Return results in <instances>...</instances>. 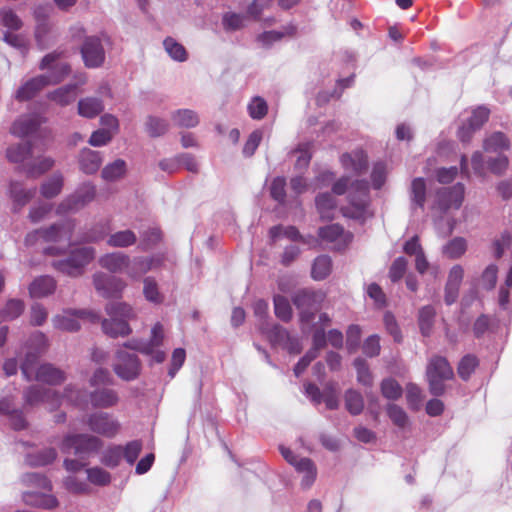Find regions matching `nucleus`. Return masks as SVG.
<instances>
[{
  "instance_id": "obj_46",
  "label": "nucleus",
  "mask_w": 512,
  "mask_h": 512,
  "mask_svg": "<svg viewBox=\"0 0 512 512\" xmlns=\"http://www.w3.org/2000/svg\"><path fill=\"white\" fill-rule=\"evenodd\" d=\"M169 129V123L156 116H148L145 122V130L152 138L164 135Z\"/></svg>"
},
{
  "instance_id": "obj_61",
  "label": "nucleus",
  "mask_w": 512,
  "mask_h": 512,
  "mask_svg": "<svg viewBox=\"0 0 512 512\" xmlns=\"http://www.w3.org/2000/svg\"><path fill=\"white\" fill-rule=\"evenodd\" d=\"M56 456L57 452L54 448H46L35 455H29L27 461L32 466H44L52 463Z\"/></svg>"
},
{
  "instance_id": "obj_54",
  "label": "nucleus",
  "mask_w": 512,
  "mask_h": 512,
  "mask_svg": "<svg viewBox=\"0 0 512 512\" xmlns=\"http://www.w3.org/2000/svg\"><path fill=\"white\" fill-rule=\"evenodd\" d=\"M273 302L276 317L284 322H289L293 314L288 299L282 295H276L274 296Z\"/></svg>"
},
{
  "instance_id": "obj_32",
  "label": "nucleus",
  "mask_w": 512,
  "mask_h": 512,
  "mask_svg": "<svg viewBox=\"0 0 512 512\" xmlns=\"http://www.w3.org/2000/svg\"><path fill=\"white\" fill-rule=\"evenodd\" d=\"M332 272V259L328 255H320L315 258L312 268L311 277L316 281L326 279Z\"/></svg>"
},
{
  "instance_id": "obj_29",
  "label": "nucleus",
  "mask_w": 512,
  "mask_h": 512,
  "mask_svg": "<svg viewBox=\"0 0 512 512\" xmlns=\"http://www.w3.org/2000/svg\"><path fill=\"white\" fill-rule=\"evenodd\" d=\"M36 194V187L31 189H24L21 183L11 182L10 196L13 199L15 208H22L25 206Z\"/></svg>"
},
{
  "instance_id": "obj_33",
  "label": "nucleus",
  "mask_w": 512,
  "mask_h": 512,
  "mask_svg": "<svg viewBox=\"0 0 512 512\" xmlns=\"http://www.w3.org/2000/svg\"><path fill=\"white\" fill-rule=\"evenodd\" d=\"M137 241V236L132 230H121L110 234L107 239V245L115 248H126L134 245Z\"/></svg>"
},
{
  "instance_id": "obj_9",
  "label": "nucleus",
  "mask_w": 512,
  "mask_h": 512,
  "mask_svg": "<svg viewBox=\"0 0 512 512\" xmlns=\"http://www.w3.org/2000/svg\"><path fill=\"white\" fill-rule=\"evenodd\" d=\"M86 423L92 432L106 438H114L121 428L119 421L106 412L90 414Z\"/></svg>"
},
{
  "instance_id": "obj_15",
  "label": "nucleus",
  "mask_w": 512,
  "mask_h": 512,
  "mask_svg": "<svg viewBox=\"0 0 512 512\" xmlns=\"http://www.w3.org/2000/svg\"><path fill=\"white\" fill-rule=\"evenodd\" d=\"M75 229V221L74 220H66L58 224H53L48 228L41 229V238L44 242H53L58 243L62 240L68 242L70 245V240Z\"/></svg>"
},
{
  "instance_id": "obj_16",
  "label": "nucleus",
  "mask_w": 512,
  "mask_h": 512,
  "mask_svg": "<svg viewBox=\"0 0 512 512\" xmlns=\"http://www.w3.org/2000/svg\"><path fill=\"white\" fill-rule=\"evenodd\" d=\"M267 337L274 346H282L289 349L290 352L298 353L300 351L299 343L292 338L289 332L282 326L275 324L267 331Z\"/></svg>"
},
{
  "instance_id": "obj_20",
  "label": "nucleus",
  "mask_w": 512,
  "mask_h": 512,
  "mask_svg": "<svg viewBox=\"0 0 512 512\" xmlns=\"http://www.w3.org/2000/svg\"><path fill=\"white\" fill-rule=\"evenodd\" d=\"M318 236L323 241L337 245L347 244L352 239V235L345 232L344 228L339 224H330L319 228Z\"/></svg>"
},
{
  "instance_id": "obj_31",
  "label": "nucleus",
  "mask_w": 512,
  "mask_h": 512,
  "mask_svg": "<svg viewBox=\"0 0 512 512\" xmlns=\"http://www.w3.org/2000/svg\"><path fill=\"white\" fill-rule=\"evenodd\" d=\"M164 340V328L161 323L157 322L151 330V338L150 342L143 345L131 346L132 349L138 350L143 354H151L153 352V348L159 347L162 345ZM130 347V345H126Z\"/></svg>"
},
{
  "instance_id": "obj_21",
  "label": "nucleus",
  "mask_w": 512,
  "mask_h": 512,
  "mask_svg": "<svg viewBox=\"0 0 512 512\" xmlns=\"http://www.w3.org/2000/svg\"><path fill=\"white\" fill-rule=\"evenodd\" d=\"M57 283L51 276H40L29 286V294L33 298H43L53 294Z\"/></svg>"
},
{
  "instance_id": "obj_28",
  "label": "nucleus",
  "mask_w": 512,
  "mask_h": 512,
  "mask_svg": "<svg viewBox=\"0 0 512 512\" xmlns=\"http://www.w3.org/2000/svg\"><path fill=\"white\" fill-rule=\"evenodd\" d=\"M104 333L112 338L127 336L131 333V328L127 321L117 318L104 319L102 321Z\"/></svg>"
},
{
  "instance_id": "obj_24",
  "label": "nucleus",
  "mask_w": 512,
  "mask_h": 512,
  "mask_svg": "<svg viewBox=\"0 0 512 512\" xmlns=\"http://www.w3.org/2000/svg\"><path fill=\"white\" fill-rule=\"evenodd\" d=\"M77 97V85L69 84L63 87L57 88L47 94V98L60 105L67 106L73 103Z\"/></svg>"
},
{
  "instance_id": "obj_8",
  "label": "nucleus",
  "mask_w": 512,
  "mask_h": 512,
  "mask_svg": "<svg viewBox=\"0 0 512 512\" xmlns=\"http://www.w3.org/2000/svg\"><path fill=\"white\" fill-rule=\"evenodd\" d=\"M73 317H77L79 319H87L93 323L99 321L100 319L99 315L91 310L68 309L65 310L62 315H56L55 317H53L52 322L56 329L68 332H75L80 329V324L78 320Z\"/></svg>"
},
{
  "instance_id": "obj_11",
  "label": "nucleus",
  "mask_w": 512,
  "mask_h": 512,
  "mask_svg": "<svg viewBox=\"0 0 512 512\" xmlns=\"http://www.w3.org/2000/svg\"><path fill=\"white\" fill-rule=\"evenodd\" d=\"M318 295L312 290L302 289L297 291L293 298V304L300 310V319L308 323L314 318V312L318 309Z\"/></svg>"
},
{
  "instance_id": "obj_44",
  "label": "nucleus",
  "mask_w": 512,
  "mask_h": 512,
  "mask_svg": "<svg viewBox=\"0 0 512 512\" xmlns=\"http://www.w3.org/2000/svg\"><path fill=\"white\" fill-rule=\"evenodd\" d=\"M64 179L61 173H54L41 186V193L45 198H53L57 196L63 188Z\"/></svg>"
},
{
  "instance_id": "obj_34",
  "label": "nucleus",
  "mask_w": 512,
  "mask_h": 512,
  "mask_svg": "<svg viewBox=\"0 0 512 512\" xmlns=\"http://www.w3.org/2000/svg\"><path fill=\"white\" fill-rule=\"evenodd\" d=\"M175 126L180 128H193L199 123L197 113L190 109H178L171 115Z\"/></svg>"
},
{
  "instance_id": "obj_40",
  "label": "nucleus",
  "mask_w": 512,
  "mask_h": 512,
  "mask_svg": "<svg viewBox=\"0 0 512 512\" xmlns=\"http://www.w3.org/2000/svg\"><path fill=\"white\" fill-rule=\"evenodd\" d=\"M297 33V27L294 24H289L283 27L282 31H265L258 36V40L265 45H270L275 41H279L282 38L289 36L293 37Z\"/></svg>"
},
{
  "instance_id": "obj_3",
  "label": "nucleus",
  "mask_w": 512,
  "mask_h": 512,
  "mask_svg": "<svg viewBox=\"0 0 512 512\" xmlns=\"http://www.w3.org/2000/svg\"><path fill=\"white\" fill-rule=\"evenodd\" d=\"M95 257V249L93 247H81L71 251L69 257L64 260H57L52 266L59 272L71 277L82 275L83 269Z\"/></svg>"
},
{
  "instance_id": "obj_56",
  "label": "nucleus",
  "mask_w": 512,
  "mask_h": 512,
  "mask_svg": "<svg viewBox=\"0 0 512 512\" xmlns=\"http://www.w3.org/2000/svg\"><path fill=\"white\" fill-rule=\"evenodd\" d=\"M247 110L252 119L261 120L268 113V105L264 98L256 96L248 104Z\"/></svg>"
},
{
  "instance_id": "obj_12",
  "label": "nucleus",
  "mask_w": 512,
  "mask_h": 512,
  "mask_svg": "<svg viewBox=\"0 0 512 512\" xmlns=\"http://www.w3.org/2000/svg\"><path fill=\"white\" fill-rule=\"evenodd\" d=\"M81 55L86 67L101 66L105 60V51L101 40L96 36L86 37L81 47Z\"/></svg>"
},
{
  "instance_id": "obj_6",
  "label": "nucleus",
  "mask_w": 512,
  "mask_h": 512,
  "mask_svg": "<svg viewBox=\"0 0 512 512\" xmlns=\"http://www.w3.org/2000/svg\"><path fill=\"white\" fill-rule=\"evenodd\" d=\"M113 370L120 379L133 381L140 375L141 362L136 354L118 350Z\"/></svg>"
},
{
  "instance_id": "obj_43",
  "label": "nucleus",
  "mask_w": 512,
  "mask_h": 512,
  "mask_svg": "<svg viewBox=\"0 0 512 512\" xmlns=\"http://www.w3.org/2000/svg\"><path fill=\"white\" fill-rule=\"evenodd\" d=\"M479 365V359L476 355L467 354L461 358L457 367V373L459 377L467 381L472 373L476 370Z\"/></svg>"
},
{
  "instance_id": "obj_26",
  "label": "nucleus",
  "mask_w": 512,
  "mask_h": 512,
  "mask_svg": "<svg viewBox=\"0 0 512 512\" xmlns=\"http://www.w3.org/2000/svg\"><path fill=\"white\" fill-rule=\"evenodd\" d=\"M295 469L298 473L303 474L301 486L304 489L310 488L317 477V468L314 462L310 458H300Z\"/></svg>"
},
{
  "instance_id": "obj_37",
  "label": "nucleus",
  "mask_w": 512,
  "mask_h": 512,
  "mask_svg": "<svg viewBox=\"0 0 512 512\" xmlns=\"http://www.w3.org/2000/svg\"><path fill=\"white\" fill-rule=\"evenodd\" d=\"M510 147L509 139L502 132H494L483 142V149L486 152H497L499 150H508Z\"/></svg>"
},
{
  "instance_id": "obj_50",
  "label": "nucleus",
  "mask_w": 512,
  "mask_h": 512,
  "mask_svg": "<svg viewBox=\"0 0 512 512\" xmlns=\"http://www.w3.org/2000/svg\"><path fill=\"white\" fill-rule=\"evenodd\" d=\"M25 305L22 300L11 299L9 300L5 308L0 312V322L9 321L19 317L24 311Z\"/></svg>"
},
{
  "instance_id": "obj_57",
  "label": "nucleus",
  "mask_w": 512,
  "mask_h": 512,
  "mask_svg": "<svg viewBox=\"0 0 512 512\" xmlns=\"http://www.w3.org/2000/svg\"><path fill=\"white\" fill-rule=\"evenodd\" d=\"M143 284V294L146 300L155 304L162 303L163 296L159 292L156 280L152 277H146Z\"/></svg>"
},
{
  "instance_id": "obj_45",
  "label": "nucleus",
  "mask_w": 512,
  "mask_h": 512,
  "mask_svg": "<svg viewBox=\"0 0 512 512\" xmlns=\"http://www.w3.org/2000/svg\"><path fill=\"white\" fill-rule=\"evenodd\" d=\"M111 231L110 222H98L91 227L82 237L84 242H98L103 240Z\"/></svg>"
},
{
  "instance_id": "obj_14",
  "label": "nucleus",
  "mask_w": 512,
  "mask_h": 512,
  "mask_svg": "<svg viewBox=\"0 0 512 512\" xmlns=\"http://www.w3.org/2000/svg\"><path fill=\"white\" fill-rule=\"evenodd\" d=\"M464 185L457 183L452 187L441 188L437 191V206L445 212L450 208L459 209L464 200Z\"/></svg>"
},
{
  "instance_id": "obj_55",
  "label": "nucleus",
  "mask_w": 512,
  "mask_h": 512,
  "mask_svg": "<svg viewBox=\"0 0 512 512\" xmlns=\"http://www.w3.org/2000/svg\"><path fill=\"white\" fill-rule=\"evenodd\" d=\"M123 458V447L121 445H111L103 452L101 462L110 468L117 467Z\"/></svg>"
},
{
  "instance_id": "obj_19",
  "label": "nucleus",
  "mask_w": 512,
  "mask_h": 512,
  "mask_svg": "<svg viewBox=\"0 0 512 512\" xmlns=\"http://www.w3.org/2000/svg\"><path fill=\"white\" fill-rule=\"evenodd\" d=\"M341 165L346 170H351L360 175L368 168V157L363 150H355L351 153H344L340 157Z\"/></svg>"
},
{
  "instance_id": "obj_41",
  "label": "nucleus",
  "mask_w": 512,
  "mask_h": 512,
  "mask_svg": "<svg viewBox=\"0 0 512 512\" xmlns=\"http://www.w3.org/2000/svg\"><path fill=\"white\" fill-rule=\"evenodd\" d=\"M33 150L30 143L12 145L7 149L6 155L9 161L22 163L32 156Z\"/></svg>"
},
{
  "instance_id": "obj_60",
  "label": "nucleus",
  "mask_w": 512,
  "mask_h": 512,
  "mask_svg": "<svg viewBox=\"0 0 512 512\" xmlns=\"http://www.w3.org/2000/svg\"><path fill=\"white\" fill-rule=\"evenodd\" d=\"M353 364L357 372L358 382L365 386H371L373 383V377L366 360L358 357L354 360Z\"/></svg>"
},
{
  "instance_id": "obj_58",
  "label": "nucleus",
  "mask_w": 512,
  "mask_h": 512,
  "mask_svg": "<svg viewBox=\"0 0 512 512\" xmlns=\"http://www.w3.org/2000/svg\"><path fill=\"white\" fill-rule=\"evenodd\" d=\"M412 201L420 208L424 207L426 201V183L423 178H415L411 184Z\"/></svg>"
},
{
  "instance_id": "obj_52",
  "label": "nucleus",
  "mask_w": 512,
  "mask_h": 512,
  "mask_svg": "<svg viewBox=\"0 0 512 512\" xmlns=\"http://www.w3.org/2000/svg\"><path fill=\"white\" fill-rule=\"evenodd\" d=\"M151 270L146 257H135L130 259L127 276L133 280L140 279L144 274Z\"/></svg>"
},
{
  "instance_id": "obj_39",
  "label": "nucleus",
  "mask_w": 512,
  "mask_h": 512,
  "mask_svg": "<svg viewBox=\"0 0 512 512\" xmlns=\"http://www.w3.org/2000/svg\"><path fill=\"white\" fill-rule=\"evenodd\" d=\"M436 311L433 306L427 305L419 310L418 324L420 331L423 336H429L431 334Z\"/></svg>"
},
{
  "instance_id": "obj_47",
  "label": "nucleus",
  "mask_w": 512,
  "mask_h": 512,
  "mask_svg": "<svg viewBox=\"0 0 512 512\" xmlns=\"http://www.w3.org/2000/svg\"><path fill=\"white\" fill-rule=\"evenodd\" d=\"M126 173V163L122 159H117L114 162L106 165L102 170V178L107 181H115L123 177Z\"/></svg>"
},
{
  "instance_id": "obj_18",
  "label": "nucleus",
  "mask_w": 512,
  "mask_h": 512,
  "mask_svg": "<svg viewBox=\"0 0 512 512\" xmlns=\"http://www.w3.org/2000/svg\"><path fill=\"white\" fill-rule=\"evenodd\" d=\"M33 378L48 385H60L66 380V374L53 364L45 363L36 369Z\"/></svg>"
},
{
  "instance_id": "obj_62",
  "label": "nucleus",
  "mask_w": 512,
  "mask_h": 512,
  "mask_svg": "<svg viewBox=\"0 0 512 512\" xmlns=\"http://www.w3.org/2000/svg\"><path fill=\"white\" fill-rule=\"evenodd\" d=\"M382 395L391 400H396L402 396V387L393 378L384 379L381 383Z\"/></svg>"
},
{
  "instance_id": "obj_7",
  "label": "nucleus",
  "mask_w": 512,
  "mask_h": 512,
  "mask_svg": "<svg viewBox=\"0 0 512 512\" xmlns=\"http://www.w3.org/2000/svg\"><path fill=\"white\" fill-rule=\"evenodd\" d=\"M96 196V187L91 183H83L72 195L63 200L58 208V214L78 211L92 202Z\"/></svg>"
},
{
  "instance_id": "obj_63",
  "label": "nucleus",
  "mask_w": 512,
  "mask_h": 512,
  "mask_svg": "<svg viewBox=\"0 0 512 512\" xmlns=\"http://www.w3.org/2000/svg\"><path fill=\"white\" fill-rule=\"evenodd\" d=\"M311 149L312 144L306 142L299 144L298 147L293 151V153H299L295 163L296 168L303 169L308 167L312 158Z\"/></svg>"
},
{
  "instance_id": "obj_59",
  "label": "nucleus",
  "mask_w": 512,
  "mask_h": 512,
  "mask_svg": "<svg viewBox=\"0 0 512 512\" xmlns=\"http://www.w3.org/2000/svg\"><path fill=\"white\" fill-rule=\"evenodd\" d=\"M1 23L10 31H18L22 28L23 22L12 9H3L0 11Z\"/></svg>"
},
{
  "instance_id": "obj_38",
  "label": "nucleus",
  "mask_w": 512,
  "mask_h": 512,
  "mask_svg": "<svg viewBox=\"0 0 512 512\" xmlns=\"http://www.w3.org/2000/svg\"><path fill=\"white\" fill-rule=\"evenodd\" d=\"M105 310L110 318H117L127 322L135 316L133 308L125 302L109 303L106 305Z\"/></svg>"
},
{
  "instance_id": "obj_25",
  "label": "nucleus",
  "mask_w": 512,
  "mask_h": 512,
  "mask_svg": "<svg viewBox=\"0 0 512 512\" xmlns=\"http://www.w3.org/2000/svg\"><path fill=\"white\" fill-rule=\"evenodd\" d=\"M25 504L43 509H53L58 506L55 496L37 492H26L23 494Z\"/></svg>"
},
{
  "instance_id": "obj_4",
  "label": "nucleus",
  "mask_w": 512,
  "mask_h": 512,
  "mask_svg": "<svg viewBox=\"0 0 512 512\" xmlns=\"http://www.w3.org/2000/svg\"><path fill=\"white\" fill-rule=\"evenodd\" d=\"M349 206L343 207L342 213L344 216L359 219L361 218L369 203V184L366 180H357L350 186Z\"/></svg>"
},
{
  "instance_id": "obj_30",
  "label": "nucleus",
  "mask_w": 512,
  "mask_h": 512,
  "mask_svg": "<svg viewBox=\"0 0 512 512\" xmlns=\"http://www.w3.org/2000/svg\"><path fill=\"white\" fill-rule=\"evenodd\" d=\"M103 110V102L95 97H87L78 102V113L85 118H95Z\"/></svg>"
},
{
  "instance_id": "obj_51",
  "label": "nucleus",
  "mask_w": 512,
  "mask_h": 512,
  "mask_svg": "<svg viewBox=\"0 0 512 512\" xmlns=\"http://www.w3.org/2000/svg\"><path fill=\"white\" fill-rule=\"evenodd\" d=\"M54 166V160L50 157L42 158L37 164L24 165V171L27 177L37 178L49 171Z\"/></svg>"
},
{
  "instance_id": "obj_35",
  "label": "nucleus",
  "mask_w": 512,
  "mask_h": 512,
  "mask_svg": "<svg viewBox=\"0 0 512 512\" xmlns=\"http://www.w3.org/2000/svg\"><path fill=\"white\" fill-rule=\"evenodd\" d=\"M60 53L52 52L47 55H45L40 63V69H48L49 72L46 75H60L62 73L61 68L62 66L68 67V72L63 76V80L69 75L71 72V67L68 63L61 62L56 63V61L60 57Z\"/></svg>"
},
{
  "instance_id": "obj_10",
  "label": "nucleus",
  "mask_w": 512,
  "mask_h": 512,
  "mask_svg": "<svg viewBox=\"0 0 512 512\" xmlns=\"http://www.w3.org/2000/svg\"><path fill=\"white\" fill-rule=\"evenodd\" d=\"M93 285L96 291L104 298H119L126 287L123 279L98 272L93 275Z\"/></svg>"
},
{
  "instance_id": "obj_13",
  "label": "nucleus",
  "mask_w": 512,
  "mask_h": 512,
  "mask_svg": "<svg viewBox=\"0 0 512 512\" xmlns=\"http://www.w3.org/2000/svg\"><path fill=\"white\" fill-rule=\"evenodd\" d=\"M62 396L50 388L33 385L24 392V401L27 406H34L39 403H48L51 409L61 404Z\"/></svg>"
},
{
  "instance_id": "obj_36",
  "label": "nucleus",
  "mask_w": 512,
  "mask_h": 512,
  "mask_svg": "<svg viewBox=\"0 0 512 512\" xmlns=\"http://www.w3.org/2000/svg\"><path fill=\"white\" fill-rule=\"evenodd\" d=\"M317 210L322 219H332L336 200L330 193H321L315 199Z\"/></svg>"
},
{
  "instance_id": "obj_48",
  "label": "nucleus",
  "mask_w": 512,
  "mask_h": 512,
  "mask_svg": "<svg viewBox=\"0 0 512 512\" xmlns=\"http://www.w3.org/2000/svg\"><path fill=\"white\" fill-rule=\"evenodd\" d=\"M164 48L169 56L175 61L183 62L187 60V51L185 47L178 43L174 38L167 37L163 41Z\"/></svg>"
},
{
  "instance_id": "obj_49",
  "label": "nucleus",
  "mask_w": 512,
  "mask_h": 512,
  "mask_svg": "<svg viewBox=\"0 0 512 512\" xmlns=\"http://www.w3.org/2000/svg\"><path fill=\"white\" fill-rule=\"evenodd\" d=\"M345 407L352 415L360 414L364 408V400L362 395L353 389L346 391Z\"/></svg>"
},
{
  "instance_id": "obj_42",
  "label": "nucleus",
  "mask_w": 512,
  "mask_h": 512,
  "mask_svg": "<svg viewBox=\"0 0 512 512\" xmlns=\"http://www.w3.org/2000/svg\"><path fill=\"white\" fill-rule=\"evenodd\" d=\"M163 239V233L159 227H149L141 234L140 248L144 251L157 246Z\"/></svg>"
},
{
  "instance_id": "obj_17",
  "label": "nucleus",
  "mask_w": 512,
  "mask_h": 512,
  "mask_svg": "<svg viewBox=\"0 0 512 512\" xmlns=\"http://www.w3.org/2000/svg\"><path fill=\"white\" fill-rule=\"evenodd\" d=\"M99 265L111 273L125 272L127 274L130 257L122 252H112L102 255L98 260Z\"/></svg>"
},
{
  "instance_id": "obj_27",
  "label": "nucleus",
  "mask_w": 512,
  "mask_h": 512,
  "mask_svg": "<svg viewBox=\"0 0 512 512\" xmlns=\"http://www.w3.org/2000/svg\"><path fill=\"white\" fill-rule=\"evenodd\" d=\"M102 163L99 152L91 149H83L79 156L80 169L86 174L96 173Z\"/></svg>"
},
{
  "instance_id": "obj_1",
  "label": "nucleus",
  "mask_w": 512,
  "mask_h": 512,
  "mask_svg": "<svg viewBox=\"0 0 512 512\" xmlns=\"http://www.w3.org/2000/svg\"><path fill=\"white\" fill-rule=\"evenodd\" d=\"M426 377L430 393L438 397L445 393L444 381L451 380L454 377V372L445 357L435 355L429 359Z\"/></svg>"
},
{
  "instance_id": "obj_2",
  "label": "nucleus",
  "mask_w": 512,
  "mask_h": 512,
  "mask_svg": "<svg viewBox=\"0 0 512 512\" xmlns=\"http://www.w3.org/2000/svg\"><path fill=\"white\" fill-rule=\"evenodd\" d=\"M103 446L100 438L89 434L67 435L61 444L63 453H71L81 460L87 459L91 454L97 453Z\"/></svg>"
},
{
  "instance_id": "obj_53",
  "label": "nucleus",
  "mask_w": 512,
  "mask_h": 512,
  "mask_svg": "<svg viewBox=\"0 0 512 512\" xmlns=\"http://www.w3.org/2000/svg\"><path fill=\"white\" fill-rule=\"evenodd\" d=\"M466 249V240L462 237H456L443 247V253L450 259H458L466 252Z\"/></svg>"
},
{
  "instance_id": "obj_23",
  "label": "nucleus",
  "mask_w": 512,
  "mask_h": 512,
  "mask_svg": "<svg viewBox=\"0 0 512 512\" xmlns=\"http://www.w3.org/2000/svg\"><path fill=\"white\" fill-rule=\"evenodd\" d=\"M90 401L95 408H110L118 403L119 397L115 390L104 388L93 391Z\"/></svg>"
},
{
  "instance_id": "obj_22",
  "label": "nucleus",
  "mask_w": 512,
  "mask_h": 512,
  "mask_svg": "<svg viewBox=\"0 0 512 512\" xmlns=\"http://www.w3.org/2000/svg\"><path fill=\"white\" fill-rule=\"evenodd\" d=\"M40 124L41 121L39 117L34 115H24L13 123L11 133L18 137H25L37 131Z\"/></svg>"
},
{
  "instance_id": "obj_64",
  "label": "nucleus",
  "mask_w": 512,
  "mask_h": 512,
  "mask_svg": "<svg viewBox=\"0 0 512 512\" xmlns=\"http://www.w3.org/2000/svg\"><path fill=\"white\" fill-rule=\"evenodd\" d=\"M87 478L91 483L99 486H105L111 481L109 472L99 467L87 469Z\"/></svg>"
},
{
  "instance_id": "obj_5",
  "label": "nucleus",
  "mask_w": 512,
  "mask_h": 512,
  "mask_svg": "<svg viewBox=\"0 0 512 512\" xmlns=\"http://www.w3.org/2000/svg\"><path fill=\"white\" fill-rule=\"evenodd\" d=\"M62 73L60 75H38L27 80L16 91L15 98L18 101H28L34 98L41 90L48 85H55L63 81V76L68 72L67 66L60 67Z\"/></svg>"
}]
</instances>
